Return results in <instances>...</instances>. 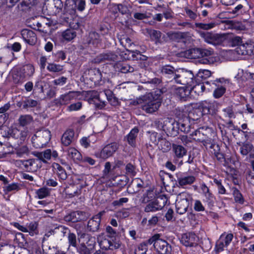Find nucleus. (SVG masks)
I'll return each mask as SVG.
<instances>
[{"label":"nucleus","mask_w":254,"mask_h":254,"mask_svg":"<svg viewBox=\"0 0 254 254\" xmlns=\"http://www.w3.org/2000/svg\"><path fill=\"white\" fill-rule=\"evenodd\" d=\"M213 134L211 127H202L195 130L190 134V135L193 140L202 143L206 149L216 147L218 150V145L215 143L214 139L212 137Z\"/></svg>","instance_id":"obj_1"},{"label":"nucleus","mask_w":254,"mask_h":254,"mask_svg":"<svg viewBox=\"0 0 254 254\" xmlns=\"http://www.w3.org/2000/svg\"><path fill=\"white\" fill-rule=\"evenodd\" d=\"M137 103L146 113L152 114L159 109L161 102L155 99L152 93H148L138 99Z\"/></svg>","instance_id":"obj_2"},{"label":"nucleus","mask_w":254,"mask_h":254,"mask_svg":"<svg viewBox=\"0 0 254 254\" xmlns=\"http://www.w3.org/2000/svg\"><path fill=\"white\" fill-rule=\"evenodd\" d=\"M120 44L126 49V53L122 52L121 56L125 60H145L146 57L142 55L138 51H131L127 49L133 44L131 40L126 36H123L120 40Z\"/></svg>","instance_id":"obj_3"},{"label":"nucleus","mask_w":254,"mask_h":254,"mask_svg":"<svg viewBox=\"0 0 254 254\" xmlns=\"http://www.w3.org/2000/svg\"><path fill=\"white\" fill-rule=\"evenodd\" d=\"M213 51L203 48H193L190 50V56L191 59H201L199 60L200 63L203 64H212L214 62L213 57Z\"/></svg>","instance_id":"obj_4"},{"label":"nucleus","mask_w":254,"mask_h":254,"mask_svg":"<svg viewBox=\"0 0 254 254\" xmlns=\"http://www.w3.org/2000/svg\"><path fill=\"white\" fill-rule=\"evenodd\" d=\"M174 83L191 87L195 83L194 75L191 71L179 69L176 75Z\"/></svg>","instance_id":"obj_5"},{"label":"nucleus","mask_w":254,"mask_h":254,"mask_svg":"<svg viewBox=\"0 0 254 254\" xmlns=\"http://www.w3.org/2000/svg\"><path fill=\"white\" fill-rule=\"evenodd\" d=\"M51 132L48 129H42L36 132L32 137L33 145L36 148L43 147L50 140Z\"/></svg>","instance_id":"obj_6"},{"label":"nucleus","mask_w":254,"mask_h":254,"mask_svg":"<svg viewBox=\"0 0 254 254\" xmlns=\"http://www.w3.org/2000/svg\"><path fill=\"white\" fill-rule=\"evenodd\" d=\"M168 197L166 195L160 194L157 198L148 203L144 208L146 212H153L161 210L167 203Z\"/></svg>","instance_id":"obj_7"},{"label":"nucleus","mask_w":254,"mask_h":254,"mask_svg":"<svg viewBox=\"0 0 254 254\" xmlns=\"http://www.w3.org/2000/svg\"><path fill=\"white\" fill-rule=\"evenodd\" d=\"M199 35L205 42L214 46L221 45L226 39V37L223 34L208 32H200Z\"/></svg>","instance_id":"obj_8"},{"label":"nucleus","mask_w":254,"mask_h":254,"mask_svg":"<svg viewBox=\"0 0 254 254\" xmlns=\"http://www.w3.org/2000/svg\"><path fill=\"white\" fill-rule=\"evenodd\" d=\"M35 71L33 65L27 64L23 66L16 73L13 75V80L15 83H21L22 80L27 77L33 75Z\"/></svg>","instance_id":"obj_9"},{"label":"nucleus","mask_w":254,"mask_h":254,"mask_svg":"<svg viewBox=\"0 0 254 254\" xmlns=\"http://www.w3.org/2000/svg\"><path fill=\"white\" fill-rule=\"evenodd\" d=\"M119 149V145L114 142L105 145L100 151L95 153L96 157L104 160L112 157Z\"/></svg>","instance_id":"obj_10"},{"label":"nucleus","mask_w":254,"mask_h":254,"mask_svg":"<svg viewBox=\"0 0 254 254\" xmlns=\"http://www.w3.org/2000/svg\"><path fill=\"white\" fill-rule=\"evenodd\" d=\"M81 95L80 91H70L68 92L61 95L60 97L55 100V104L58 106L66 105L71 101L77 99Z\"/></svg>","instance_id":"obj_11"},{"label":"nucleus","mask_w":254,"mask_h":254,"mask_svg":"<svg viewBox=\"0 0 254 254\" xmlns=\"http://www.w3.org/2000/svg\"><path fill=\"white\" fill-rule=\"evenodd\" d=\"M183 197L178 198L176 200L175 205L176 212L180 215L185 214L189 206L190 201L192 200V198L189 194L182 195Z\"/></svg>","instance_id":"obj_12"},{"label":"nucleus","mask_w":254,"mask_h":254,"mask_svg":"<svg viewBox=\"0 0 254 254\" xmlns=\"http://www.w3.org/2000/svg\"><path fill=\"white\" fill-rule=\"evenodd\" d=\"M233 237V234L232 233L226 234L225 233H224L221 234L216 243L215 251L217 253L223 251L224 248L228 247L230 244Z\"/></svg>","instance_id":"obj_13"},{"label":"nucleus","mask_w":254,"mask_h":254,"mask_svg":"<svg viewBox=\"0 0 254 254\" xmlns=\"http://www.w3.org/2000/svg\"><path fill=\"white\" fill-rule=\"evenodd\" d=\"M37 161L35 159L18 160L16 161V164L27 172H34L38 168Z\"/></svg>","instance_id":"obj_14"},{"label":"nucleus","mask_w":254,"mask_h":254,"mask_svg":"<svg viewBox=\"0 0 254 254\" xmlns=\"http://www.w3.org/2000/svg\"><path fill=\"white\" fill-rule=\"evenodd\" d=\"M87 218L86 213L84 211H74L65 215L64 220L66 222L75 223L76 222L84 221Z\"/></svg>","instance_id":"obj_15"},{"label":"nucleus","mask_w":254,"mask_h":254,"mask_svg":"<svg viewBox=\"0 0 254 254\" xmlns=\"http://www.w3.org/2000/svg\"><path fill=\"white\" fill-rule=\"evenodd\" d=\"M28 129L27 128H23V129H20L17 127L9 129L8 131V135L9 137H12L16 139H17V143L18 144L22 143L26 139L28 135Z\"/></svg>","instance_id":"obj_16"},{"label":"nucleus","mask_w":254,"mask_h":254,"mask_svg":"<svg viewBox=\"0 0 254 254\" xmlns=\"http://www.w3.org/2000/svg\"><path fill=\"white\" fill-rule=\"evenodd\" d=\"M118 56L112 51H108L99 55L95 59L96 62L98 63H106L116 62L118 60Z\"/></svg>","instance_id":"obj_17"},{"label":"nucleus","mask_w":254,"mask_h":254,"mask_svg":"<svg viewBox=\"0 0 254 254\" xmlns=\"http://www.w3.org/2000/svg\"><path fill=\"white\" fill-rule=\"evenodd\" d=\"M236 52L240 55H251L254 52V43L251 41L240 44L235 49Z\"/></svg>","instance_id":"obj_18"},{"label":"nucleus","mask_w":254,"mask_h":254,"mask_svg":"<svg viewBox=\"0 0 254 254\" xmlns=\"http://www.w3.org/2000/svg\"><path fill=\"white\" fill-rule=\"evenodd\" d=\"M176 181L178 183V185L181 187H184L187 185H190L195 181L194 176L185 173H177L176 174Z\"/></svg>","instance_id":"obj_19"},{"label":"nucleus","mask_w":254,"mask_h":254,"mask_svg":"<svg viewBox=\"0 0 254 254\" xmlns=\"http://www.w3.org/2000/svg\"><path fill=\"white\" fill-rule=\"evenodd\" d=\"M179 69L176 68L170 64H166L161 67V71L170 82H173Z\"/></svg>","instance_id":"obj_20"},{"label":"nucleus","mask_w":254,"mask_h":254,"mask_svg":"<svg viewBox=\"0 0 254 254\" xmlns=\"http://www.w3.org/2000/svg\"><path fill=\"white\" fill-rule=\"evenodd\" d=\"M198 238L193 233L184 234L181 238V242L186 247H195L197 245Z\"/></svg>","instance_id":"obj_21"},{"label":"nucleus","mask_w":254,"mask_h":254,"mask_svg":"<svg viewBox=\"0 0 254 254\" xmlns=\"http://www.w3.org/2000/svg\"><path fill=\"white\" fill-rule=\"evenodd\" d=\"M146 30L151 40L154 42L156 45L161 44L164 42L165 36L161 31L152 29H146Z\"/></svg>","instance_id":"obj_22"},{"label":"nucleus","mask_w":254,"mask_h":254,"mask_svg":"<svg viewBox=\"0 0 254 254\" xmlns=\"http://www.w3.org/2000/svg\"><path fill=\"white\" fill-rule=\"evenodd\" d=\"M154 249L160 254H167L170 252L171 246L166 241L159 237Z\"/></svg>","instance_id":"obj_23"},{"label":"nucleus","mask_w":254,"mask_h":254,"mask_svg":"<svg viewBox=\"0 0 254 254\" xmlns=\"http://www.w3.org/2000/svg\"><path fill=\"white\" fill-rule=\"evenodd\" d=\"M86 78L93 82L95 84L99 83L102 80V73L99 69L97 68H90L88 70L87 73L85 72Z\"/></svg>","instance_id":"obj_24"},{"label":"nucleus","mask_w":254,"mask_h":254,"mask_svg":"<svg viewBox=\"0 0 254 254\" xmlns=\"http://www.w3.org/2000/svg\"><path fill=\"white\" fill-rule=\"evenodd\" d=\"M21 33L23 40L29 45H34L37 42L36 35L32 30L24 29Z\"/></svg>","instance_id":"obj_25"},{"label":"nucleus","mask_w":254,"mask_h":254,"mask_svg":"<svg viewBox=\"0 0 254 254\" xmlns=\"http://www.w3.org/2000/svg\"><path fill=\"white\" fill-rule=\"evenodd\" d=\"M75 139L74 131L72 129H67L61 137L62 144L65 146H69Z\"/></svg>","instance_id":"obj_26"},{"label":"nucleus","mask_w":254,"mask_h":254,"mask_svg":"<svg viewBox=\"0 0 254 254\" xmlns=\"http://www.w3.org/2000/svg\"><path fill=\"white\" fill-rule=\"evenodd\" d=\"M114 68L116 72L123 73H131L135 71L134 67L123 62H117L115 64Z\"/></svg>","instance_id":"obj_27"},{"label":"nucleus","mask_w":254,"mask_h":254,"mask_svg":"<svg viewBox=\"0 0 254 254\" xmlns=\"http://www.w3.org/2000/svg\"><path fill=\"white\" fill-rule=\"evenodd\" d=\"M100 248L105 250H114L119 249L121 244L119 242H115L109 240L107 239H104L100 243Z\"/></svg>","instance_id":"obj_28"},{"label":"nucleus","mask_w":254,"mask_h":254,"mask_svg":"<svg viewBox=\"0 0 254 254\" xmlns=\"http://www.w3.org/2000/svg\"><path fill=\"white\" fill-rule=\"evenodd\" d=\"M221 22L225 23L227 29H234L237 31H243L246 29L245 25L241 22L226 20L221 21Z\"/></svg>","instance_id":"obj_29"},{"label":"nucleus","mask_w":254,"mask_h":254,"mask_svg":"<svg viewBox=\"0 0 254 254\" xmlns=\"http://www.w3.org/2000/svg\"><path fill=\"white\" fill-rule=\"evenodd\" d=\"M179 122L175 121L173 122H168L164 127V130H166L167 131L171 134V135L176 136L179 133Z\"/></svg>","instance_id":"obj_30"},{"label":"nucleus","mask_w":254,"mask_h":254,"mask_svg":"<svg viewBox=\"0 0 254 254\" xmlns=\"http://www.w3.org/2000/svg\"><path fill=\"white\" fill-rule=\"evenodd\" d=\"M198 107L203 115H208L211 114V111H213L214 105L213 102L205 100L200 102Z\"/></svg>","instance_id":"obj_31"},{"label":"nucleus","mask_w":254,"mask_h":254,"mask_svg":"<svg viewBox=\"0 0 254 254\" xmlns=\"http://www.w3.org/2000/svg\"><path fill=\"white\" fill-rule=\"evenodd\" d=\"M54 173L56 174L60 180L64 181L67 178V174L65 169L59 164L54 163L52 165Z\"/></svg>","instance_id":"obj_32"},{"label":"nucleus","mask_w":254,"mask_h":254,"mask_svg":"<svg viewBox=\"0 0 254 254\" xmlns=\"http://www.w3.org/2000/svg\"><path fill=\"white\" fill-rule=\"evenodd\" d=\"M85 0H73V1L70 3V7H64L63 12H64L66 9L71 10L77 9L79 11H82L85 9Z\"/></svg>","instance_id":"obj_33"},{"label":"nucleus","mask_w":254,"mask_h":254,"mask_svg":"<svg viewBox=\"0 0 254 254\" xmlns=\"http://www.w3.org/2000/svg\"><path fill=\"white\" fill-rule=\"evenodd\" d=\"M100 224L101 221L97 219H95L93 216L88 221L87 225L88 231L92 233L98 232L100 229Z\"/></svg>","instance_id":"obj_34"},{"label":"nucleus","mask_w":254,"mask_h":254,"mask_svg":"<svg viewBox=\"0 0 254 254\" xmlns=\"http://www.w3.org/2000/svg\"><path fill=\"white\" fill-rule=\"evenodd\" d=\"M172 150L174 153L175 157L177 158H182L187 153V150L181 145L173 144Z\"/></svg>","instance_id":"obj_35"},{"label":"nucleus","mask_w":254,"mask_h":254,"mask_svg":"<svg viewBox=\"0 0 254 254\" xmlns=\"http://www.w3.org/2000/svg\"><path fill=\"white\" fill-rule=\"evenodd\" d=\"M88 43L94 47H98L101 43V39L99 33L95 31H92L89 34Z\"/></svg>","instance_id":"obj_36"},{"label":"nucleus","mask_w":254,"mask_h":254,"mask_svg":"<svg viewBox=\"0 0 254 254\" xmlns=\"http://www.w3.org/2000/svg\"><path fill=\"white\" fill-rule=\"evenodd\" d=\"M139 130L137 127L132 128L127 136L128 143L132 147L136 145V138L138 133Z\"/></svg>","instance_id":"obj_37"},{"label":"nucleus","mask_w":254,"mask_h":254,"mask_svg":"<svg viewBox=\"0 0 254 254\" xmlns=\"http://www.w3.org/2000/svg\"><path fill=\"white\" fill-rule=\"evenodd\" d=\"M158 148L163 152H167L171 148V144L166 138H159L157 142Z\"/></svg>","instance_id":"obj_38"},{"label":"nucleus","mask_w":254,"mask_h":254,"mask_svg":"<svg viewBox=\"0 0 254 254\" xmlns=\"http://www.w3.org/2000/svg\"><path fill=\"white\" fill-rule=\"evenodd\" d=\"M68 156L75 162H78L82 160L80 153L74 148H69L67 150Z\"/></svg>","instance_id":"obj_39"},{"label":"nucleus","mask_w":254,"mask_h":254,"mask_svg":"<svg viewBox=\"0 0 254 254\" xmlns=\"http://www.w3.org/2000/svg\"><path fill=\"white\" fill-rule=\"evenodd\" d=\"M14 242L18 245L19 247L21 248H25L28 245L24 234L20 232L16 233Z\"/></svg>","instance_id":"obj_40"},{"label":"nucleus","mask_w":254,"mask_h":254,"mask_svg":"<svg viewBox=\"0 0 254 254\" xmlns=\"http://www.w3.org/2000/svg\"><path fill=\"white\" fill-rule=\"evenodd\" d=\"M35 155L40 160L44 163L47 162V160H50L52 156L51 149H46L43 152H37Z\"/></svg>","instance_id":"obj_41"},{"label":"nucleus","mask_w":254,"mask_h":254,"mask_svg":"<svg viewBox=\"0 0 254 254\" xmlns=\"http://www.w3.org/2000/svg\"><path fill=\"white\" fill-rule=\"evenodd\" d=\"M33 121V118L29 115H23L20 116L18 119V124L22 127H24L30 124Z\"/></svg>","instance_id":"obj_42"},{"label":"nucleus","mask_w":254,"mask_h":254,"mask_svg":"<svg viewBox=\"0 0 254 254\" xmlns=\"http://www.w3.org/2000/svg\"><path fill=\"white\" fill-rule=\"evenodd\" d=\"M10 106V104L8 102L0 107V114H2L0 115V120H2L3 123L8 119L9 114L6 112L9 110Z\"/></svg>","instance_id":"obj_43"},{"label":"nucleus","mask_w":254,"mask_h":254,"mask_svg":"<svg viewBox=\"0 0 254 254\" xmlns=\"http://www.w3.org/2000/svg\"><path fill=\"white\" fill-rule=\"evenodd\" d=\"M218 24L219 22H217L216 21H213L208 23H195V25L197 28L205 30H208L213 28Z\"/></svg>","instance_id":"obj_44"},{"label":"nucleus","mask_w":254,"mask_h":254,"mask_svg":"<svg viewBox=\"0 0 254 254\" xmlns=\"http://www.w3.org/2000/svg\"><path fill=\"white\" fill-rule=\"evenodd\" d=\"M54 9L51 14L56 15L63 12L64 4L61 0H53V4Z\"/></svg>","instance_id":"obj_45"},{"label":"nucleus","mask_w":254,"mask_h":254,"mask_svg":"<svg viewBox=\"0 0 254 254\" xmlns=\"http://www.w3.org/2000/svg\"><path fill=\"white\" fill-rule=\"evenodd\" d=\"M203 113L201 112L199 108H193L191 111L189 113V118L192 121H197L203 116Z\"/></svg>","instance_id":"obj_46"},{"label":"nucleus","mask_w":254,"mask_h":254,"mask_svg":"<svg viewBox=\"0 0 254 254\" xmlns=\"http://www.w3.org/2000/svg\"><path fill=\"white\" fill-rule=\"evenodd\" d=\"M175 93L178 97L183 100H186L190 93V91L184 87L177 88Z\"/></svg>","instance_id":"obj_47"},{"label":"nucleus","mask_w":254,"mask_h":254,"mask_svg":"<svg viewBox=\"0 0 254 254\" xmlns=\"http://www.w3.org/2000/svg\"><path fill=\"white\" fill-rule=\"evenodd\" d=\"M107 96V98L110 104L114 106H117L119 105L118 99L112 94V92L108 90L105 93Z\"/></svg>","instance_id":"obj_48"},{"label":"nucleus","mask_w":254,"mask_h":254,"mask_svg":"<svg viewBox=\"0 0 254 254\" xmlns=\"http://www.w3.org/2000/svg\"><path fill=\"white\" fill-rule=\"evenodd\" d=\"M169 36L172 40L179 42L186 37L187 33L181 32H175L170 33Z\"/></svg>","instance_id":"obj_49"},{"label":"nucleus","mask_w":254,"mask_h":254,"mask_svg":"<svg viewBox=\"0 0 254 254\" xmlns=\"http://www.w3.org/2000/svg\"><path fill=\"white\" fill-rule=\"evenodd\" d=\"M233 194L236 202L243 204L244 202V199L240 191L236 188L233 189Z\"/></svg>","instance_id":"obj_50"},{"label":"nucleus","mask_w":254,"mask_h":254,"mask_svg":"<svg viewBox=\"0 0 254 254\" xmlns=\"http://www.w3.org/2000/svg\"><path fill=\"white\" fill-rule=\"evenodd\" d=\"M21 185L20 184L13 183L4 187L3 190L6 193L13 191H17L21 189Z\"/></svg>","instance_id":"obj_51"},{"label":"nucleus","mask_w":254,"mask_h":254,"mask_svg":"<svg viewBox=\"0 0 254 254\" xmlns=\"http://www.w3.org/2000/svg\"><path fill=\"white\" fill-rule=\"evenodd\" d=\"M43 250L46 254H61L57 247L52 245L44 246Z\"/></svg>","instance_id":"obj_52"},{"label":"nucleus","mask_w":254,"mask_h":254,"mask_svg":"<svg viewBox=\"0 0 254 254\" xmlns=\"http://www.w3.org/2000/svg\"><path fill=\"white\" fill-rule=\"evenodd\" d=\"M226 92V88L223 86L218 85L214 89L213 96L216 99L221 97Z\"/></svg>","instance_id":"obj_53"},{"label":"nucleus","mask_w":254,"mask_h":254,"mask_svg":"<svg viewBox=\"0 0 254 254\" xmlns=\"http://www.w3.org/2000/svg\"><path fill=\"white\" fill-rule=\"evenodd\" d=\"M36 194L39 199H42L50 195V192L46 188H42L36 191Z\"/></svg>","instance_id":"obj_54"},{"label":"nucleus","mask_w":254,"mask_h":254,"mask_svg":"<svg viewBox=\"0 0 254 254\" xmlns=\"http://www.w3.org/2000/svg\"><path fill=\"white\" fill-rule=\"evenodd\" d=\"M47 68L50 72H59L63 70V66L59 64L49 63Z\"/></svg>","instance_id":"obj_55"},{"label":"nucleus","mask_w":254,"mask_h":254,"mask_svg":"<svg viewBox=\"0 0 254 254\" xmlns=\"http://www.w3.org/2000/svg\"><path fill=\"white\" fill-rule=\"evenodd\" d=\"M59 231H61L63 233H66L67 231H69V230L67 228L65 227L64 226H61L55 228L53 230H51L48 231L46 234L45 236L47 237H50L52 235H54L56 233H57Z\"/></svg>","instance_id":"obj_56"},{"label":"nucleus","mask_w":254,"mask_h":254,"mask_svg":"<svg viewBox=\"0 0 254 254\" xmlns=\"http://www.w3.org/2000/svg\"><path fill=\"white\" fill-rule=\"evenodd\" d=\"M65 193L69 197H72L78 195L80 193V190L74 186H72L70 188L65 190Z\"/></svg>","instance_id":"obj_57"},{"label":"nucleus","mask_w":254,"mask_h":254,"mask_svg":"<svg viewBox=\"0 0 254 254\" xmlns=\"http://www.w3.org/2000/svg\"><path fill=\"white\" fill-rule=\"evenodd\" d=\"M213 183L217 187L219 194H224L226 193V190L222 184L221 180L214 178L213 179Z\"/></svg>","instance_id":"obj_58"},{"label":"nucleus","mask_w":254,"mask_h":254,"mask_svg":"<svg viewBox=\"0 0 254 254\" xmlns=\"http://www.w3.org/2000/svg\"><path fill=\"white\" fill-rule=\"evenodd\" d=\"M253 146L249 143H243L240 148V152L243 155H247L253 149Z\"/></svg>","instance_id":"obj_59"},{"label":"nucleus","mask_w":254,"mask_h":254,"mask_svg":"<svg viewBox=\"0 0 254 254\" xmlns=\"http://www.w3.org/2000/svg\"><path fill=\"white\" fill-rule=\"evenodd\" d=\"M76 36V33L73 30L67 29L63 33V38L66 41H70Z\"/></svg>","instance_id":"obj_60"},{"label":"nucleus","mask_w":254,"mask_h":254,"mask_svg":"<svg viewBox=\"0 0 254 254\" xmlns=\"http://www.w3.org/2000/svg\"><path fill=\"white\" fill-rule=\"evenodd\" d=\"M77 252L80 254H92L93 252V248H88L85 244H82L77 249Z\"/></svg>","instance_id":"obj_61"},{"label":"nucleus","mask_w":254,"mask_h":254,"mask_svg":"<svg viewBox=\"0 0 254 254\" xmlns=\"http://www.w3.org/2000/svg\"><path fill=\"white\" fill-rule=\"evenodd\" d=\"M24 109H28L29 108L36 107L38 104V102L37 100L31 98H27L24 100Z\"/></svg>","instance_id":"obj_62"},{"label":"nucleus","mask_w":254,"mask_h":254,"mask_svg":"<svg viewBox=\"0 0 254 254\" xmlns=\"http://www.w3.org/2000/svg\"><path fill=\"white\" fill-rule=\"evenodd\" d=\"M203 201L207 203L209 207L214 205L215 197L211 192L204 195Z\"/></svg>","instance_id":"obj_63"},{"label":"nucleus","mask_w":254,"mask_h":254,"mask_svg":"<svg viewBox=\"0 0 254 254\" xmlns=\"http://www.w3.org/2000/svg\"><path fill=\"white\" fill-rule=\"evenodd\" d=\"M126 174L129 176H134L136 175L135 166L129 163L126 166Z\"/></svg>","instance_id":"obj_64"}]
</instances>
